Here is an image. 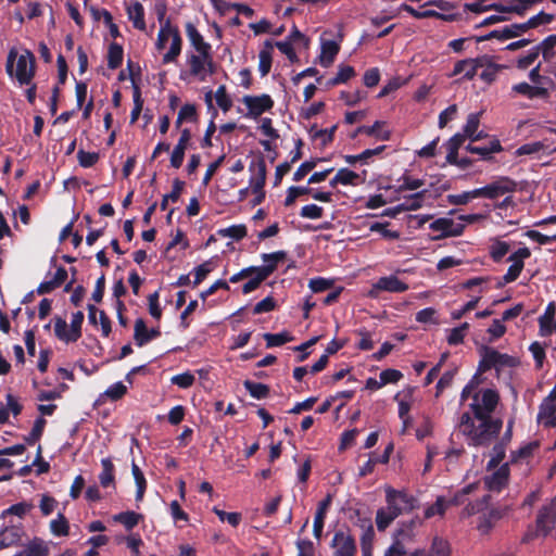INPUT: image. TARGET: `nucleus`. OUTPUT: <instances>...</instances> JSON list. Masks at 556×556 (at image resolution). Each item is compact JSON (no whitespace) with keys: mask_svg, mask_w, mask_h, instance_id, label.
Returning a JSON list of instances; mask_svg holds the SVG:
<instances>
[{"mask_svg":"<svg viewBox=\"0 0 556 556\" xmlns=\"http://www.w3.org/2000/svg\"><path fill=\"white\" fill-rule=\"evenodd\" d=\"M464 228V224L455 223L447 217L438 218L430 224V229L440 233L437 238L459 236L463 233Z\"/></svg>","mask_w":556,"mask_h":556,"instance_id":"f8f14e48","label":"nucleus"},{"mask_svg":"<svg viewBox=\"0 0 556 556\" xmlns=\"http://www.w3.org/2000/svg\"><path fill=\"white\" fill-rule=\"evenodd\" d=\"M182 50V38L179 35L175 36V38L170 39L168 50L163 54L162 63L169 64L177 61Z\"/></svg>","mask_w":556,"mask_h":556,"instance_id":"72a5a7b5","label":"nucleus"},{"mask_svg":"<svg viewBox=\"0 0 556 556\" xmlns=\"http://www.w3.org/2000/svg\"><path fill=\"white\" fill-rule=\"evenodd\" d=\"M186 72H181L180 78H193L198 81H206L216 72V64L212 52L191 53L186 52Z\"/></svg>","mask_w":556,"mask_h":556,"instance_id":"20e7f679","label":"nucleus"},{"mask_svg":"<svg viewBox=\"0 0 556 556\" xmlns=\"http://www.w3.org/2000/svg\"><path fill=\"white\" fill-rule=\"evenodd\" d=\"M477 489V485L475 483H470L466 486H464L462 490L456 492L454 496L451 500H446L443 496H439L434 504L429 506L425 510V517L426 518H432L434 516L442 517L451 505H460L465 503V496L472 493Z\"/></svg>","mask_w":556,"mask_h":556,"instance_id":"423d86ee","label":"nucleus"},{"mask_svg":"<svg viewBox=\"0 0 556 556\" xmlns=\"http://www.w3.org/2000/svg\"><path fill=\"white\" fill-rule=\"evenodd\" d=\"M408 526H404L401 523L400 528L394 534V542H399L402 546H405L406 543L413 542L415 538V532L407 528Z\"/></svg>","mask_w":556,"mask_h":556,"instance_id":"13d9d810","label":"nucleus"},{"mask_svg":"<svg viewBox=\"0 0 556 556\" xmlns=\"http://www.w3.org/2000/svg\"><path fill=\"white\" fill-rule=\"evenodd\" d=\"M339 46L333 40L323 41L321 43V52L319 55L320 64L324 67H328L332 64L336 55L339 52Z\"/></svg>","mask_w":556,"mask_h":556,"instance_id":"2f4dec72","label":"nucleus"},{"mask_svg":"<svg viewBox=\"0 0 556 556\" xmlns=\"http://www.w3.org/2000/svg\"><path fill=\"white\" fill-rule=\"evenodd\" d=\"M309 192H312V189H309L308 187H295V186L290 187L287 191L285 205L286 206L292 205L294 203V201L296 200V198H299L303 194L309 193Z\"/></svg>","mask_w":556,"mask_h":556,"instance_id":"680f3d73","label":"nucleus"},{"mask_svg":"<svg viewBox=\"0 0 556 556\" xmlns=\"http://www.w3.org/2000/svg\"><path fill=\"white\" fill-rule=\"evenodd\" d=\"M250 170L253 172V176L250 179V186L254 193H258L263 190L266 178V164L263 160L252 163Z\"/></svg>","mask_w":556,"mask_h":556,"instance_id":"5701e85b","label":"nucleus"},{"mask_svg":"<svg viewBox=\"0 0 556 556\" xmlns=\"http://www.w3.org/2000/svg\"><path fill=\"white\" fill-rule=\"evenodd\" d=\"M33 507L34 506H33L31 503L21 502V503L12 505L8 509H5L3 511V516H5V515H15V516H17L20 518H23L24 516H26L33 509Z\"/></svg>","mask_w":556,"mask_h":556,"instance_id":"6e6d98bb","label":"nucleus"},{"mask_svg":"<svg viewBox=\"0 0 556 556\" xmlns=\"http://www.w3.org/2000/svg\"><path fill=\"white\" fill-rule=\"evenodd\" d=\"M388 224L383 223H372L369 226V230L374 232H379L383 238L395 240L400 238V232L396 230L388 229Z\"/></svg>","mask_w":556,"mask_h":556,"instance_id":"4d7b16f0","label":"nucleus"},{"mask_svg":"<svg viewBox=\"0 0 556 556\" xmlns=\"http://www.w3.org/2000/svg\"><path fill=\"white\" fill-rule=\"evenodd\" d=\"M264 339L266 341V346L273 348L280 346L287 342L292 341L293 337L289 332L283 331L279 333H265Z\"/></svg>","mask_w":556,"mask_h":556,"instance_id":"c03bdc74","label":"nucleus"},{"mask_svg":"<svg viewBox=\"0 0 556 556\" xmlns=\"http://www.w3.org/2000/svg\"><path fill=\"white\" fill-rule=\"evenodd\" d=\"M287 257V253L285 251H277L274 253H264L262 254V260L264 262L263 266H258L257 268H268V277L276 270L278 264L283 262Z\"/></svg>","mask_w":556,"mask_h":556,"instance_id":"f704fd0d","label":"nucleus"},{"mask_svg":"<svg viewBox=\"0 0 556 556\" xmlns=\"http://www.w3.org/2000/svg\"><path fill=\"white\" fill-rule=\"evenodd\" d=\"M330 504H331L330 495H328L325 500H323L318 504V508L316 510L315 518H314V525H313V533L316 539H320V536H321L326 514L330 507Z\"/></svg>","mask_w":556,"mask_h":556,"instance_id":"a878e982","label":"nucleus"},{"mask_svg":"<svg viewBox=\"0 0 556 556\" xmlns=\"http://www.w3.org/2000/svg\"><path fill=\"white\" fill-rule=\"evenodd\" d=\"M330 548L332 556H355L357 551L355 539L348 529H339L334 532Z\"/></svg>","mask_w":556,"mask_h":556,"instance_id":"0eeeda50","label":"nucleus"},{"mask_svg":"<svg viewBox=\"0 0 556 556\" xmlns=\"http://www.w3.org/2000/svg\"><path fill=\"white\" fill-rule=\"evenodd\" d=\"M538 421L545 427H553L556 425V402L552 400H543L540 405Z\"/></svg>","mask_w":556,"mask_h":556,"instance_id":"b1692460","label":"nucleus"},{"mask_svg":"<svg viewBox=\"0 0 556 556\" xmlns=\"http://www.w3.org/2000/svg\"><path fill=\"white\" fill-rule=\"evenodd\" d=\"M50 530L55 536H66L70 531V525L63 514H59L55 519L50 522Z\"/></svg>","mask_w":556,"mask_h":556,"instance_id":"ea45409f","label":"nucleus"},{"mask_svg":"<svg viewBox=\"0 0 556 556\" xmlns=\"http://www.w3.org/2000/svg\"><path fill=\"white\" fill-rule=\"evenodd\" d=\"M266 48L258 54V72L262 77L266 76L271 67V41L265 42Z\"/></svg>","mask_w":556,"mask_h":556,"instance_id":"c9c22d12","label":"nucleus"},{"mask_svg":"<svg viewBox=\"0 0 556 556\" xmlns=\"http://www.w3.org/2000/svg\"><path fill=\"white\" fill-rule=\"evenodd\" d=\"M324 208L316 204H307L301 208L300 215L303 218L318 219L323 217Z\"/></svg>","mask_w":556,"mask_h":556,"instance_id":"69168bd1","label":"nucleus"},{"mask_svg":"<svg viewBox=\"0 0 556 556\" xmlns=\"http://www.w3.org/2000/svg\"><path fill=\"white\" fill-rule=\"evenodd\" d=\"M45 426H46V420L42 417L37 418L31 431L25 439L26 442L28 444H34L35 442H37L40 439V437L42 435Z\"/></svg>","mask_w":556,"mask_h":556,"instance_id":"bf43d9fd","label":"nucleus"},{"mask_svg":"<svg viewBox=\"0 0 556 556\" xmlns=\"http://www.w3.org/2000/svg\"><path fill=\"white\" fill-rule=\"evenodd\" d=\"M547 146L543 141H533L528 142L522 146H520L516 150L517 155H531V154H538L541 151L545 150Z\"/></svg>","mask_w":556,"mask_h":556,"instance_id":"8fccbe9b","label":"nucleus"},{"mask_svg":"<svg viewBox=\"0 0 556 556\" xmlns=\"http://www.w3.org/2000/svg\"><path fill=\"white\" fill-rule=\"evenodd\" d=\"M478 65L475 60L458 61L453 70L452 76L460 75L463 79H472L477 73Z\"/></svg>","mask_w":556,"mask_h":556,"instance_id":"7c9ffc66","label":"nucleus"},{"mask_svg":"<svg viewBox=\"0 0 556 556\" xmlns=\"http://www.w3.org/2000/svg\"><path fill=\"white\" fill-rule=\"evenodd\" d=\"M480 125V113H471L467 117V122L463 127V135L472 142L486 137L483 131H478Z\"/></svg>","mask_w":556,"mask_h":556,"instance_id":"393cba45","label":"nucleus"},{"mask_svg":"<svg viewBox=\"0 0 556 556\" xmlns=\"http://www.w3.org/2000/svg\"><path fill=\"white\" fill-rule=\"evenodd\" d=\"M126 392L127 387L123 382H116L105 390L104 395L111 399L112 401H117L122 399L126 394Z\"/></svg>","mask_w":556,"mask_h":556,"instance_id":"e2e57ef3","label":"nucleus"},{"mask_svg":"<svg viewBox=\"0 0 556 556\" xmlns=\"http://www.w3.org/2000/svg\"><path fill=\"white\" fill-rule=\"evenodd\" d=\"M242 102L247 106L250 117H257L274 105V101L268 94L244 96Z\"/></svg>","mask_w":556,"mask_h":556,"instance_id":"9b49d317","label":"nucleus"},{"mask_svg":"<svg viewBox=\"0 0 556 556\" xmlns=\"http://www.w3.org/2000/svg\"><path fill=\"white\" fill-rule=\"evenodd\" d=\"M528 29L525 25V23L520 24H511L508 26H505L503 29H496L491 31L489 35L481 38V40L491 39V38H498L501 40H506L510 38L518 37L526 33Z\"/></svg>","mask_w":556,"mask_h":556,"instance_id":"412c9836","label":"nucleus"},{"mask_svg":"<svg viewBox=\"0 0 556 556\" xmlns=\"http://www.w3.org/2000/svg\"><path fill=\"white\" fill-rule=\"evenodd\" d=\"M214 98L216 100L217 105L224 111L228 112L232 106V100L230 96L227 93L226 87L224 85L219 86L214 93Z\"/></svg>","mask_w":556,"mask_h":556,"instance_id":"de8ad7c7","label":"nucleus"},{"mask_svg":"<svg viewBox=\"0 0 556 556\" xmlns=\"http://www.w3.org/2000/svg\"><path fill=\"white\" fill-rule=\"evenodd\" d=\"M218 235L223 238H231L240 240L247 236V227L244 225H232L218 230Z\"/></svg>","mask_w":556,"mask_h":556,"instance_id":"49530a36","label":"nucleus"},{"mask_svg":"<svg viewBox=\"0 0 556 556\" xmlns=\"http://www.w3.org/2000/svg\"><path fill=\"white\" fill-rule=\"evenodd\" d=\"M516 364L517 359L513 356L502 354L494 349H484L479 368L481 370H486L491 367L501 369L503 367H514Z\"/></svg>","mask_w":556,"mask_h":556,"instance_id":"1a4fd4ad","label":"nucleus"},{"mask_svg":"<svg viewBox=\"0 0 556 556\" xmlns=\"http://www.w3.org/2000/svg\"><path fill=\"white\" fill-rule=\"evenodd\" d=\"M466 150L470 153L480 155L482 160H490L493 153L500 152L502 150V146L497 139H492L483 146H475L469 143L466 147Z\"/></svg>","mask_w":556,"mask_h":556,"instance_id":"bb28decb","label":"nucleus"},{"mask_svg":"<svg viewBox=\"0 0 556 556\" xmlns=\"http://www.w3.org/2000/svg\"><path fill=\"white\" fill-rule=\"evenodd\" d=\"M555 523L556 500L540 508L535 520V530L533 533H528L525 536V541H529L536 536H547L554 529Z\"/></svg>","mask_w":556,"mask_h":556,"instance_id":"39448f33","label":"nucleus"},{"mask_svg":"<svg viewBox=\"0 0 556 556\" xmlns=\"http://www.w3.org/2000/svg\"><path fill=\"white\" fill-rule=\"evenodd\" d=\"M54 333L55 336L65 342H75L76 340H72V330L67 329V323L65 319L61 317H56L54 319Z\"/></svg>","mask_w":556,"mask_h":556,"instance_id":"a18cd8bd","label":"nucleus"},{"mask_svg":"<svg viewBox=\"0 0 556 556\" xmlns=\"http://www.w3.org/2000/svg\"><path fill=\"white\" fill-rule=\"evenodd\" d=\"M123 62V48L117 43H112L108 53V65L110 68L115 70L122 65Z\"/></svg>","mask_w":556,"mask_h":556,"instance_id":"37998d69","label":"nucleus"},{"mask_svg":"<svg viewBox=\"0 0 556 556\" xmlns=\"http://www.w3.org/2000/svg\"><path fill=\"white\" fill-rule=\"evenodd\" d=\"M84 317V313L80 311L73 314L70 325L72 330V340H78L80 338Z\"/></svg>","mask_w":556,"mask_h":556,"instance_id":"052dcab7","label":"nucleus"},{"mask_svg":"<svg viewBox=\"0 0 556 556\" xmlns=\"http://www.w3.org/2000/svg\"><path fill=\"white\" fill-rule=\"evenodd\" d=\"M131 471L137 486L136 501L140 502L142 501L147 489V480L137 464L132 463Z\"/></svg>","mask_w":556,"mask_h":556,"instance_id":"58836bf2","label":"nucleus"},{"mask_svg":"<svg viewBox=\"0 0 556 556\" xmlns=\"http://www.w3.org/2000/svg\"><path fill=\"white\" fill-rule=\"evenodd\" d=\"M429 553H431L432 556H450L451 548L445 540L437 536L432 540L431 551Z\"/></svg>","mask_w":556,"mask_h":556,"instance_id":"5fc2aeb1","label":"nucleus"},{"mask_svg":"<svg viewBox=\"0 0 556 556\" xmlns=\"http://www.w3.org/2000/svg\"><path fill=\"white\" fill-rule=\"evenodd\" d=\"M268 268H256L252 271L253 277L243 285L242 292L244 294H249L252 291L256 290L260 285L268 278Z\"/></svg>","mask_w":556,"mask_h":556,"instance_id":"473e14b6","label":"nucleus"},{"mask_svg":"<svg viewBox=\"0 0 556 556\" xmlns=\"http://www.w3.org/2000/svg\"><path fill=\"white\" fill-rule=\"evenodd\" d=\"M22 538V529L16 526L5 527L0 531V549L18 544Z\"/></svg>","mask_w":556,"mask_h":556,"instance_id":"c85d7f7f","label":"nucleus"},{"mask_svg":"<svg viewBox=\"0 0 556 556\" xmlns=\"http://www.w3.org/2000/svg\"><path fill=\"white\" fill-rule=\"evenodd\" d=\"M556 314V304L554 302L548 303L545 312L539 318L540 334L542 337H548L556 332L554 317Z\"/></svg>","mask_w":556,"mask_h":556,"instance_id":"aec40b11","label":"nucleus"},{"mask_svg":"<svg viewBox=\"0 0 556 556\" xmlns=\"http://www.w3.org/2000/svg\"><path fill=\"white\" fill-rule=\"evenodd\" d=\"M386 502L389 509L400 516L404 511L415 508L416 500L403 491L394 490L391 486L386 488Z\"/></svg>","mask_w":556,"mask_h":556,"instance_id":"6e6552de","label":"nucleus"},{"mask_svg":"<svg viewBox=\"0 0 556 556\" xmlns=\"http://www.w3.org/2000/svg\"><path fill=\"white\" fill-rule=\"evenodd\" d=\"M179 34V29L172 24L170 20H166V22L162 23V25L160 26L157 38L155 41L156 50H164L167 43L170 42V39L175 38V36Z\"/></svg>","mask_w":556,"mask_h":556,"instance_id":"4be33fe9","label":"nucleus"},{"mask_svg":"<svg viewBox=\"0 0 556 556\" xmlns=\"http://www.w3.org/2000/svg\"><path fill=\"white\" fill-rule=\"evenodd\" d=\"M407 289L408 286L405 282L400 280L396 276L391 275L379 278L377 282L372 285L369 295L377 296L380 291L404 292Z\"/></svg>","mask_w":556,"mask_h":556,"instance_id":"4468645a","label":"nucleus"},{"mask_svg":"<svg viewBox=\"0 0 556 556\" xmlns=\"http://www.w3.org/2000/svg\"><path fill=\"white\" fill-rule=\"evenodd\" d=\"M362 181L361 176L353 170L348 168H341L337 172L334 177L330 180V186L336 187L338 185H351L356 186Z\"/></svg>","mask_w":556,"mask_h":556,"instance_id":"c756f323","label":"nucleus"},{"mask_svg":"<svg viewBox=\"0 0 556 556\" xmlns=\"http://www.w3.org/2000/svg\"><path fill=\"white\" fill-rule=\"evenodd\" d=\"M509 510L510 507L506 505L484 511L478 519L477 529L481 534L490 533L494 526L504 518Z\"/></svg>","mask_w":556,"mask_h":556,"instance_id":"9d476101","label":"nucleus"},{"mask_svg":"<svg viewBox=\"0 0 556 556\" xmlns=\"http://www.w3.org/2000/svg\"><path fill=\"white\" fill-rule=\"evenodd\" d=\"M509 251V244L504 241L496 240L491 245V256L494 261L502 260Z\"/></svg>","mask_w":556,"mask_h":556,"instance_id":"338daca9","label":"nucleus"},{"mask_svg":"<svg viewBox=\"0 0 556 556\" xmlns=\"http://www.w3.org/2000/svg\"><path fill=\"white\" fill-rule=\"evenodd\" d=\"M161 334L159 328L148 329L143 319L139 318L135 323L134 339L138 346H143L151 340L157 338Z\"/></svg>","mask_w":556,"mask_h":556,"instance_id":"6ab92c4d","label":"nucleus"},{"mask_svg":"<svg viewBox=\"0 0 556 556\" xmlns=\"http://www.w3.org/2000/svg\"><path fill=\"white\" fill-rule=\"evenodd\" d=\"M186 35L190 42L191 48L187 52L204 53L212 52V46L206 42L200 31L192 23L186 24Z\"/></svg>","mask_w":556,"mask_h":556,"instance_id":"f3484780","label":"nucleus"},{"mask_svg":"<svg viewBox=\"0 0 556 556\" xmlns=\"http://www.w3.org/2000/svg\"><path fill=\"white\" fill-rule=\"evenodd\" d=\"M529 256L530 250L528 248H520L509 256L508 261L511 262V265L503 277L504 283L513 282L519 277L523 268V261Z\"/></svg>","mask_w":556,"mask_h":556,"instance_id":"ddd939ff","label":"nucleus"},{"mask_svg":"<svg viewBox=\"0 0 556 556\" xmlns=\"http://www.w3.org/2000/svg\"><path fill=\"white\" fill-rule=\"evenodd\" d=\"M102 471L99 475L100 484L103 488L114 485V465L110 458L101 460Z\"/></svg>","mask_w":556,"mask_h":556,"instance_id":"e433bc0d","label":"nucleus"},{"mask_svg":"<svg viewBox=\"0 0 556 556\" xmlns=\"http://www.w3.org/2000/svg\"><path fill=\"white\" fill-rule=\"evenodd\" d=\"M501 419L488 416H471L464 413L458 424L459 431L472 446H488L497 437L502 429Z\"/></svg>","mask_w":556,"mask_h":556,"instance_id":"f257e3e1","label":"nucleus"},{"mask_svg":"<svg viewBox=\"0 0 556 556\" xmlns=\"http://www.w3.org/2000/svg\"><path fill=\"white\" fill-rule=\"evenodd\" d=\"M5 70L8 75L16 78L20 85H29L35 74V56L29 50H24L18 55L13 48L8 54Z\"/></svg>","mask_w":556,"mask_h":556,"instance_id":"7ed1b4c3","label":"nucleus"},{"mask_svg":"<svg viewBox=\"0 0 556 556\" xmlns=\"http://www.w3.org/2000/svg\"><path fill=\"white\" fill-rule=\"evenodd\" d=\"M425 195V190L416 192L415 194L406 198L402 203H400V207H402L403 212L418 210L422 206Z\"/></svg>","mask_w":556,"mask_h":556,"instance_id":"a19ab883","label":"nucleus"},{"mask_svg":"<svg viewBox=\"0 0 556 556\" xmlns=\"http://www.w3.org/2000/svg\"><path fill=\"white\" fill-rule=\"evenodd\" d=\"M509 467L508 464H503L493 472L484 477V483L489 491L501 492L508 483Z\"/></svg>","mask_w":556,"mask_h":556,"instance_id":"2eb2a0df","label":"nucleus"},{"mask_svg":"<svg viewBox=\"0 0 556 556\" xmlns=\"http://www.w3.org/2000/svg\"><path fill=\"white\" fill-rule=\"evenodd\" d=\"M127 16L135 28L146 29L144 8L140 2L135 1L127 5Z\"/></svg>","mask_w":556,"mask_h":556,"instance_id":"cd10ccee","label":"nucleus"},{"mask_svg":"<svg viewBox=\"0 0 556 556\" xmlns=\"http://www.w3.org/2000/svg\"><path fill=\"white\" fill-rule=\"evenodd\" d=\"M554 16L552 14H547L545 12H540L539 14L532 16L525 25L527 29L538 27L539 25L548 24L553 21Z\"/></svg>","mask_w":556,"mask_h":556,"instance_id":"0e129e2a","label":"nucleus"},{"mask_svg":"<svg viewBox=\"0 0 556 556\" xmlns=\"http://www.w3.org/2000/svg\"><path fill=\"white\" fill-rule=\"evenodd\" d=\"M25 556H48L49 548L42 541H33L27 548L23 552Z\"/></svg>","mask_w":556,"mask_h":556,"instance_id":"603ef678","label":"nucleus"},{"mask_svg":"<svg viewBox=\"0 0 556 556\" xmlns=\"http://www.w3.org/2000/svg\"><path fill=\"white\" fill-rule=\"evenodd\" d=\"M184 186H185V182L179 180V179H176L174 180L173 182V190L170 193L168 194H165L162 202H161V208L162 210H165L166 206H167V203L170 201V202H176L178 201L179 197H180V193L184 189Z\"/></svg>","mask_w":556,"mask_h":556,"instance_id":"3c124183","label":"nucleus"},{"mask_svg":"<svg viewBox=\"0 0 556 556\" xmlns=\"http://www.w3.org/2000/svg\"><path fill=\"white\" fill-rule=\"evenodd\" d=\"M482 379L476 374L465 386L460 394V402L471 397L469 407L475 416H488L494 412L498 404V393L490 388H480Z\"/></svg>","mask_w":556,"mask_h":556,"instance_id":"f03ea898","label":"nucleus"},{"mask_svg":"<svg viewBox=\"0 0 556 556\" xmlns=\"http://www.w3.org/2000/svg\"><path fill=\"white\" fill-rule=\"evenodd\" d=\"M414 388H407L395 395V401L399 403V417L403 421V432L410 424L409 410L413 403Z\"/></svg>","mask_w":556,"mask_h":556,"instance_id":"dca6fc26","label":"nucleus"},{"mask_svg":"<svg viewBox=\"0 0 556 556\" xmlns=\"http://www.w3.org/2000/svg\"><path fill=\"white\" fill-rule=\"evenodd\" d=\"M556 46V35H549L540 45L535 46L540 49V53L545 61H551L555 56L554 48Z\"/></svg>","mask_w":556,"mask_h":556,"instance_id":"79ce46f5","label":"nucleus"},{"mask_svg":"<svg viewBox=\"0 0 556 556\" xmlns=\"http://www.w3.org/2000/svg\"><path fill=\"white\" fill-rule=\"evenodd\" d=\"M79 165L88 168L94 165L99 160V154L96 152H86L84 150H79L77 153Z\"/></svg>","mask_w":556,"mask_h":556,"instance_id":"774afa93","label":"nucleus"},{"mask_svg":"<svg viewBox=\"0 0 556 556\" xmlns=\"http://www.w3.org/2000/svg\"><path fill=\"white\" fill-rule=\"evenodd\" d=\"M399 517L396 513H393L387 507L380 508L376 514V525L379 531H384L391 522Z\"/></svg>","mask_w":556,"mask_h":556,"instance_id":"4c0bfd02","label":"nucleus"},{"mask_svg":"<svg viewBox=\"0 0 556 556\" xmlns=\"http://www.w3.org/2000/svg\"><path fill=\"white\" fill-rule=\"evenodd\" d=\"M140 515L135 511H125L117 514L113 519L125 526L126 529L130 530L136 527L139 522Z\"/></svg>","mask_w":556,"mask_h":556,"instance_id":"09e8293b","label":"nucleus"},{"mask_svg":"<svg viewBox=\"0 0 556 556\" xmlns=\"http://www.w3.org/2000/svg\"><path fill=\"white\" fill-rule=\"evenodd\" d=\"M488 199H497L506 193H511L516 190V182L507 177H502L489 185Z\"/></svg>","mask_w":556,"mask_h":556,"instance_id":"a211bd4d","label":"nucleus"},{"mask_svg":"<svg viewBox=\"0 0 556 556\" xmlns=\"http://www.w3.org/2000/svg\"><path fill=\"white\" fill-rule=\"evenodd\" d=\"M244 387L251 394V396L255 399H264L267 396L269 389L267 386L263 383L252 382V381H244Z\"/></svg>","mask_w":556,"mask_h":556,"instance_id":"864d4df0","label":"nucleus"}]
</instances>
